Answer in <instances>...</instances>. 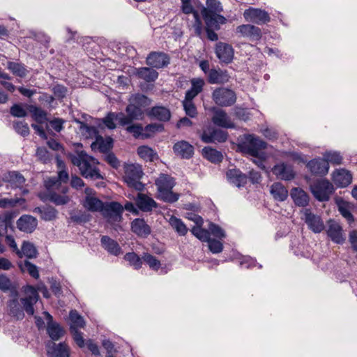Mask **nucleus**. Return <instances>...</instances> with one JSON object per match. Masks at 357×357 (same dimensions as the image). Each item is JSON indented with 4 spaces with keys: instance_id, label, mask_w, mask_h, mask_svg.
Segmentation results:
<instances>
[{
    "instance_id": "1",
    "label": "nucleus",
    "mask_w": 357,
    "mask_h": 357,
    "mask_svg": "<svg viewBox=\"0 0 357 357\" xmlns=\"http://www.w3.org/2000/svg\"><path fill=\"white\" fill-rule=\"evenodd\" d=\"M24 294V296L19 301L17 293L15 292L13 294V298L8 303L9 313L17 319L24 318V311L29 315H33L34 314L33 305L39 299L37 290L32 286L25 287Z\"/></svg>"
},
{
    "instance_id": "2",
    "label": "nucleus",
    "mask_w": 357,
    "mask_h": 357,
    "mask_svg": "<svg viewBox=\"0 0 357 357\" xmlns=\"http://www.w3.org/2000/svg\"><path fill=\"white\" fill-rule=\"evenodd\" d=\"M68 158L74 165L79 167L81 174L84 178L93 180L103 178L97 167L98 161L84 151L70 153Z\"/></svg>"
},
{
    "instance_id": "3",
    "label": "nucleus",
    "mask_w": 357,
    "mask_h": 357,
    "mask_svg": "<svg viewBox=\"0 0 357 357\" xmlns=\"http://www.w3.org/2000/svg\"><path fill=\"white\" fill-rule=\"evenodd\" d=\"M158 196L164 202L174 203L179 198V194L172 192L175 185L174 178L167 174H162L155 181Z\"/></svg>"
},
{
    "instance_id": "4",
    "label": "nucleus",
    "mask_w": 357,
    "mask_h": 357,
    "mask_svg": "<svg viewBox=\"0 0 357 357\" xmlns=\"http://www.w3.org/2000/svg\"><path fill=\"white\" fill-rule=\"evenodd\" d=\"M206 7H203L201 10L203 19L206 25L208 26H214V22L221 24H225L227 19L220 15L223 10L222 4L219 0H206Z\"/></svg>"
},
{
    "instance_id": "5",
    "label": "nucleus",
    "mask_w": 357,
    "mask_h": 357,
    "mask_svg": "<svg viewBox=\"0 0 357 357\" xmlns=\"http://www.w3.org/2000/svg\"><path fill=\"white\" fill-rule=\"evenodd\" d=\"M125 174L123 179L129 187L137 190H142L144 185L140 182L143 172L139 165L128 164L124 167Z\"/></svg>"
},
{
    "instance_id": "6",
    "label": "nucleus",
    "mask_w": 357,
    "mask_h": 357,
    "mask_svg": "<svg viewBox=\"0 0 357 357\" xmlns=\"http://www.w3.org/2000/svg\"><path fill=\"white\" fill-rule=\"evenodd\" d=\"M123 212V206L117 202H105V205L100 211L102 217L108 223L112 225L121 222Z\"/></svg>"
},
{
    "instance_id": "7",
    "label": "nucleus",
    "mask_w": 357,
    "mask_h": 357,
    "mask_svg": "<svg viewBox=\"0 0 357 357\" xmlns=\"http://www.w3.org/2000/svg\"><path fill=\"white\" fill-rule=\"evenodd\" d=\"M212 98L215 103L221 107H229L236 101L235 92L225 87H220L213 91Z\"/></svg>"
},
{
    "instance_id": "8",
    "label": "nucleus",
    "mask_w": 357,
    "mask_h": 357,
    "mask_svg": "<svg viewBox=\"0 0 357 357\" xmlns=\"http://www.w3.org/2000/svg\"><path fill=\"white\" fill-rule=\"evenodd\" d=\"M266 147V144L253 135L247 137L241 145L242 151L251 156L261 158V151Z\"/></svg>"
},
{
    "instance_id": "9",
    "label": "nucleus",
    "mask_w": 357,
    "mask_h": 357,
    "mask_svg": "<svg viewBox=\"0 0 357 357\" xmlns=\"http://www.w3.org/2000/svg\"><path fill=\"white\" fill-rule=\"evenodd\" d=\"M314 197L319 201H328L334 191V187L331 183L325 179L316 182L311 186Z\"/></svg>"
},
{
    "instance_id": "10",
    "label": "nucleus",
    "mask_w": 357,
    "mask_h": 357,
    "mask_svg": "<svg viewBox=\"0 0 357 357\" xmlns=\"http://www.w3.org/2000/svg\"><path fill=\"white\" fill-rule=\"evenodd\" d=\"M86 197L83 201L84 207L91 212H100L105 202L96 197V192L91 188H86L84 190Z\"/></svg>"
},
{
    "instance_id": "11",
    "label": "nucleus",
    "mask_w": 357,
    "mask_h": 357,
    "mask_svg": "<svg viewBox=\"0 0 357 357\" xmlns=\"http://www.w3.org/2000/svg\"><path fill=\"white\" fill-rule=\"evenodd\" d=\"M243 17L248 22H251L257 24H264L270 22L269 14L259 8H250L243 13Z\"/></svg>"
},
{
    "instance_id": "12",
    "label": "nucleus",
    "mask_w": 357,
    "mask_h": 357,
    "mask_svg": "<svg viewBox=\"0 0 357 357\" xmlns=\"http://www.w3.org/2000/svg\"><path fill=\"white\" fill-rule=\"evenodd\" d=\"M303 213V219L313 232L320 233L324 230V224L320 216L312 213L309 208H305Z\"/></svg>"
},
{
    "instance_id": "13",
    "label": "nucleus",
    "mask_w": 357,
    "mask_h": 357,
    "mask_svg": "<svg viewBox=\"0 0 357 357\" xmlns=\"http://www.w3.org/2000/svg\"><path fill=\"white\" fill-rule=\"evenodd\" d=\"M215 53L221 63H229L234 59V50L231 45L218 42L215 44Z\"/></svg>"
},
{
    "instance_id": "14",
    "label": "nucleus",
    "mask_w": 357,
    "mask_h": 357,
    "mask_svg": "<svg viewBox=\"0 0 357 357\" xmlns=\"http://www.w3.org/2000/svg\"><path fill=\"white\" fill-rule=\"evenodd\" d=\"M169 56L165 52H152L146 57V64L152 68H162L169 63Z\"/></svg>"
},
{
    "instance_id": "15",
    "label": "nucleus",
    "mask_w": 357,
    "mask_h": 357,
    "mask_svg": "<svg viewBox=\"0 0 357 357\" xmlns=\"http://www.w3.org/2000/svg\"><path fill=\"white\" fill-rule=\"evenodd\" d=\"M272 172L278 178L281 180L290 181L295 177L293 167L284 162H280L274 165L272 168Z\"/></svg>"
},
{
    "instance_id": "16",
    "label": "nucleus",
    "mask_w": 357,
    "mask_h": 357,
    "mask_svg": "<svg viewBox=\"0 0 357 357\" xmlns=\"http://www.w3.org/2000/svg\"><path fill=\"white\" fill-rule=\"evenodd\" d=\"M326 233L331 241L335 243L342 244L345 241L342 227L338 222L334 220L328 222Z\"/></svg>"
},
{
    "instance_id": "17",
    "label": "nucleus",
    "mask_w": 357,
    "mask_h": 357,
    "mask_svg": "<svg viewBox=\"0 0 357 357\" xmlns=\"http://www.w3.org/2000/svg\"><path fill=\"white\" fill-rule=\"evenodd\" d=\"M43 314L47 320V334L52 340H59L64 335L63 328L59 324L52 321V316L49 312H44Z\"/></svg>"
},
{
    "instance_id": "18",
    "label": "nucleus",
    "mask_w": 357,
    "mask_h": 357,
    "mask_svg": "<svg viewBox=\"0 0 357 357\" xmlns=\"http://www.w3.org/2000/svg\"><path fill=\"white\" fill-rule=\"evenodd\" d=\"M46 347L48 357H69L70 356L68 346L64 342L56 344L50 341Z\"/></svg>"
},
{
    "instance_id": "19",
    "label": "nucleus",
    "mask_w": 357,
    "mask_h": 357,
    "mask_svg": "<svg viewBox=\"0 0 357 357\" xmlns=\"http://www.w3.org/2000/svg\"><path fill=\"white\" fill-rule=\"evenodd\" d=\"M236 32L243 37L250 38L252 41H257L261 38V29L252 24H243L237 26Z\"/></svg>"
},
{
    "instance_id": "20",
    "label": "nucleus",
    "mask_w": 357,
    "mask_h": 357,
    "mask_svg": "<svg viewBox=\"0 0 357 357\" xmlns=\"http://www.w3.org/2000/svg\"><path fill=\"white\" fill-rule=\"evenodd\" d=\"M307 167L313 174L326 175L328 172L329 165L323 157V158H318L309 161Z\"/></svg>"
},
{
    "instance_id": "21",
    "label": "nucleus",
    "mask_w": 357,
    "mask_h": 357,
    "mask_svg": "<svg viewBox=\"0 0 357 357\" xmlns=\"http://www.w3.org/2000/svg\"><path fill=\"white\" fill-rule=\"evenodd\" d=\"M229 78L227 72L220 68L211 69L207 76L208 83L212 84H223L229 82Z\"/></svg>"
},
{
    "instance_id": "22",
    "label": "nucleus",
    "mask_w": 357,
    "mask_h": 357,
    "mask_svg": "<svg viewBox=\"0 0 357 357\" xmlns=\"http://www.w3.org/2000/svg\"><path fill=\"white\" fill-rule=\"evenodd\" d=\"M38 225L37 220L29 215H24L21 216L17 221V228L26 233H31L36 228Z\"/></svg>"
},
{
    "instance_id": "23",
    "label": "nucleus",
    "mask_w": 357,
    "mask_h": 357,
    "mask_svg": "<svg viewBox=\"0 0 357 357\" xmlns=\"http://www.w3.org/2000/svg\"><path fill=\"white\" fill-rule=\"evenodd\" d=\"M174 152L182 158L189 159L194 153L193 146L186 141L176 142L173 146Z\"/></svg>"
},
{
    "instance_id": "24",
    "label": "nucleus",
    "mask_w": 357,
    "mask_h": 357,
    "mask_svg": "<svg viewBox=\"0 0 357 357\" xmlns=\"http://www.w3.org/2000/svg\"><path fill=\"white\" fill-rule=\"evenodd\" d=\"M333 180L337 186L344 188L351 183L352 176L349 171L340 169L333 174Z\"/></svg>"
},
{
    "instance_id": "25",
    "label": "nucleus",
    "mask_w": 357,
    "mask_h": 357,
    "mask_svg": "<svg viewBox=\"0 0 357 357\" xmlns=\"http://www.w3.org/2000/svg\"><path fill=\"white\" fill-rule=\"evenodd\" d=\"M191 87L185 96L184 100L193 101V99L202 91L205 82L202 78H193L190 80Z\"/></svg>"
},
{
    "instance_id": "26",
    "label": "nucleus",
    "mask_w": 357,
    "mask_h": 357,
    "mask_svg": "<svg viewBox=\"0 0 357 357\" xmlns=\"http://www.w3.org/2000/svg\"><path fill=\"white\" fill-rule=\"evenodd\" d=\"M227 139L225 132L220 130H213L208 132L204 130L202 135V140L205 143H213L215 142H223Z\"/></svg>"
},
{
    "instance_id": "27",
    "label": "nucleus",
    "mask_w": 357,
    "mask_h": 357,
    "mask_svg": "<svg viewBox=\"0 0 357 357\" xmlns=\"http://www.w3.org/2000/svg\"><path fill=\"white\" fill-rule=\"evenodd\" d=\"M227 178L230 183L240 188L244 186L247 183V176L240 170L236 169H229L227 172Z\"/></svg>"
},
{
    "instance_id": "28",
    "label": "nucleus",
    "mask_w": 357,
    "mask_h": 357,
    "mask_svg": "<svg viewBox=\"0 0 357 357\" xmlns=\"http://www.w3.org/2000/svg\"><path fill=\"white\" fill-rule=\"evenodd\" d=\"M132 231L140 237H147L151 234V227L144 219L136 218L131 223Z\"/></svg>"
},
{
    "instance_id": "29",
    "label": "nucleus",
    "mask_w": 357,
    "mask_h": 357,
    "mask_svg": "<svg viewBox=\"0 0 357 357\" xmlns=\"http://www.w3.org/2000/svg\"><path fill=\"white\" fill-rule=\"evenodd\" d=\"M103 248L110 255L119 256L122 253V250L119 243L107 236H103L100 240Z\"/></svg>"
},
{
    "instance_id": "30",
    "label": "nucleus",
    "mask_w": 357,
    "mask_h": 357,
    "mask_svg": "<svg viewBox=\"0 0 357 357\" xmlns=\"http://www.w3.org/2000/svg\"><path fill=\"white\" fill-rule=\"evenodd\" d=\"M113 146V139L110 137L106 138L98 135L96 141L91 144V148L94 150H98L100 152L106 153L109 151Z\"/></svg>"
},
{
    "instance_id": "31",
    "label": "nucleus",
    "mask_w": 357,
    "mask_h": 357,
    "mask_svg": "<svg viewBox=\"0 0 357 357\" xmlns=\"http://www.w3.org/2000/svg\"><path fill=\"white\" fill-rule=\"evenodd\" d=\"M136 204L137 207L144 212L152 211L153 208L157 207L156 202L150 197L144 194H139L137 199Z\"/></svg>"
},
{
    "instance_id": "32",
    "label": "nucleus",
    "mask_w": 357,
    "mask_h": 357,
    "mask_svg": "<svg viewBox=\"0 0 357 357\" xmlns=\"http://www.w3.org/2000/svg\"><path fill=\"white\" fill-rule=\"evenodd\" d=\"M153 119L160 121H167L170 119L171 113L169 109L162 106L153 107L148 113Z\"/></svg>"
},
{
    "instance_id": "33",
    "label": "nucleus",
    "mask_w": 357,
    "mask_h": 357,
    "mask_svg": "<svg viewBox=\"0 0 357 357\" xmlns=\"http://www.w3.org/2000/svg\"><path fill=\"white\" fill-rule=\"evenodd\" d=\"M290 195L296 205L304 207L309 203L307 194L301 188H294L291 190Z\"/></svg>"
},
{
    "instance_id": "34",
    "label": "nucleus",
    "mask_w": 357,
    "mask_h": 357,
    "mask_svg": "<svg viewBox=\"0 0 357 357\" xmlns=\"http://www.w3.org/2000/svg\"><path fill=\"white\" fill-rule=\"evenodd\" d=\"M271 194L275 200L284 201L288 196V190L280 182H275L271 186Z\"/></svg>"
},
{
    "instance_id": "35",
    "label": "nucleus",
    "mask_w": 357,
    "mask_h": 357,
    "mask_svg": "<svg viewBox=\"0 0 357 357\" xmlns=\"http://www.w3.org/2000/svg\"><path fill=\"white\" fill-rule=\"evenodd\" d=\"M213 122L218 126L223 128H232L233 123L227 114L222 110H218L215 112L212 119Z\"/></svg>"
},
{
    "instance_id": "36",
    "label": "nucleus",
    "mask_w": 357,
    "mask_h": 357,
    "mask_svg": "<svg viewBox=\"0 0 357 357\" xmlns=\"http://www.w3.org/2000/svg\"><path fill=\"white\" fill-rule=\"evenodd\" d=\"M136 75L147 82H154L158 77V73L155 70L148 67L137 68Z\"/></svg>"
},
{
    "instance_id": "37",
    "label": "nucleus",
    "mask_w": 357,
    "mask_h": 357,
    "mask_svg": "<svg viewBox=\"0 0 357 357\" xmlns=\"http://www.w3.org/2000/svg\"><path fill=\"white\" fill-rule=\"evenodd\" d=\"M68 191V188L67 187H63L61 190L63 195H59L55 192L50 191L48 195L49 200L56 205H64L70 201V197L66 195Z\"/></svg>"
},
{
    "instance_id": "38",
    "label": "nucleus",
    "mask_w": 357,
    "mask_h": 357,
    "mask_svg": "<svg viewBox=\"0 0 357 357\" xmlns=\"http://www.w3.org/2000/svg\"><path fill=\"white\" fill-rule=\"evenodd\" d=\"M20 255H17L20 258L25 256L27 258H36L38 255V251L36 247L30 242L24 241L21 250H20Z\"/></svg>"
},
{
    "instance_id": "39",
    "label": "nucleus",
    "mask_w": 357,
    "mask_h": 357,
    "mask_svg": "<svg viewBox=\"0 0 357 357\" xmlns=\"http://www.w3.org/2000/svg\"><path fill=\"white\" fill-rule=\"evenodd\" d=\"M202 154L205 158L214 163L221 162L223 158L220 151L211 147H204L202 149Z\"/></svg>"
},
{
    "instance_id": "40",
    "label": "nucleus",
    "mask_w": 357,
    "mask_h": 357,
    "mask_svg": "<svg viewBox=\"0 0 357 357\" xmlns=\"http://www.w3.org/2000/svg\"><path fill=\"white\" fill-rule=\"evenodd\" d=\"M34 211L40 213L41 218L45 221L52 220L57 215V211L52 206L37 207Z\"/></svg>"
},
{
    "instance_id": "41",
    "label": "nucleus",
    "mask_w": 357,
    "mask_h": 357,
    "mask_svg": "<svg viewBox=\"0 0 357 357\" xmlns=\"http://www.w3.org/2000/svg\"><path fill=\"white\" fill-rule=\"evenodd\" d=\"M6 178L13 188H22L25 183L24 176L17 172H8Z\"/></svg>"
},
{
    "instance_id": "42",
    "label": "nucleus",
    "mask_w": 357,
    "mask_h": 357,
    "mask_svg": "<svg viewBox=\"0 0 357 357\" xmlns=\"http://www.w3.org/2000/svg\"><path fill=\"white\" fill-rule=\"evenodd\" d=\"M69 175L66 170H61L58 173V178L56 177L49 178L45 183L47 188L57 186L61 182L66 183L68 181Z\"/></svg>"
},
{
    "instance_id": "43",
    "label": "nucleus",
    "mask_w": 357,
    "mask_h": 357,
    "mask_svg": "<svg viewBox=\"0 0 357 357\" xmlns=\"http://www.w3.org/2000/svg\"><path fill=\"white\" fill-rule=\"evenodd\" d=\"M169 223L180 236H185L187 234L188 228L181 219L172 215L169 220Z\"/></svg>"
},
{
    "instance_id": "44",
    "label": "nucleus",
    "mask_w": 357,
    "mask_h": 357,
    "mask_svg": "<svg viewBox=\"0 0 357 357\" xmlns=\"http://www.w3.org/2000/svg\"><path fill=\"white\" fill-rule=\"evenodd\" d=\"M126 112L133 121L142 119L144 116V110L131 101L126 107Z\"/></svg>"
},
{
    "instance_id": "45",
    "label": "nucleus",
    "mask_w": 357,
    "mask_h": 357,
    "mask_svg": "<svg viewBox=\"0 0 357 357\" xmlns=\"http://www.w3.org/2000/svg\"><path fill=\"white\" fill-rule=\"evenodd\" d=\"M70 330H77L78 328H84L85 321L83 317L76 310L70 312Z\"/></svg>"
},
{
    "instance_id": "46",
    "label": "nucleus",
    "mask_w": 357,
    "mask_h": 357,
    "mask_svg": "<svg viewBox=\"0 0 357 357\" xmlns=\"http://www.w3.org/2000/svg\"><path fill=\"white\" fill-rule=\"evenodd\" d=\"M76 122L79 125V130L83 135L86 138H93L98 136V130L94 126H91L85 123L76 120Z\"/></svg>"
},
{
    "instance_id": "47",
    "label": "nucleus",
    "mask_w": 357,
    "mask_h": 357,
    "mask_svg": "<svg viewBox=\"0 0 357 357\" xmlns=\"http://www.w3.org/2000/svg\"><path fill=\"white\" fill-rule=\"evenodd\" d=\"M137 153L145 160L153 161L157 158V153L147 146H141L137 149Z\"/></svg>"
},
{
    "instance_id": "48",
    "label": "nucleus",
    "mask_w": 357,
    "mask_h": 357,
    "mask_svg": "<svg viewBox=\"0 0 357 357\" xmlns=\"http://www.w3.org/2000/svg\"><path fill=\"white\" fill-rule=\"evenodd\" d=\"M19 266L22 271H27L33 278L36 279L39 278L37 266L30 261L26 260L23 263H20Z\"/></svg>"
},
{
    "instance_id": "49",
    "label": "nucleus",
    "mask_w": 357,
    "mask_h": 357,
    "mask_svg": "<svg viewBox=\"0 0 357 357\" xmlns=\"http://www.w3.org/2000/svg\"><path fill=\"white\" fill-rule=\"evenodd\" d=\"M124 259L128 261L130 265L132 266L135 269L137 270L142 267L143 259L135 252H128L126 254Z\"/></svg>"
},
{
    "instance_id": "50",
    "label": "nucleus",
    "mask_w": 357,
    "mask_h": 357,
    "mask_svg": "<svg viewBox=\"0 0 357 357\" xmlns=\"http://www.w3.org/2000/svg\"><path fill=\"white\" fill-rule=\"evenodd\" d=\"M192 234L195 236L198 239L203 242H206L210 238V233L208 229L202 228V226L193 227L191 229Z\"/></svg>"
},
{
    "instance_id": "51",
    "label": "nucleus",
    "mask_w": 357,
    "mask_h": 357,
    "mask_svg": "<svg viewBox=\"0 0 357 357\" xmlns=\"http://www.w3.org/2000/svg\"><path fill=\"white\" fill-rule=\"evenodd\" d=\"M130 101L142 109L151 104V100L142 94H136L133 96Z\"/></svg>"
},
{
    "instance_id": "52",
    "label": "nucleus",
    "mask_w": 357,
    "mask_h": 357,
    "mask_svg": "<svg viewBox=\"0 0 357 357\" xmlns=\"http://www.w3.org/2000/svg\"><path fill=\"white\" fill-rule=\"evenodd\" d=\"M323 156L328 164L331 162L333 165H340L342 161V157L337 151H326Z\"/></svg>"
},
{
    "instance_id": "53",
    "label": "nucleus",
    "mask_w": 357,
    "mask_h": 357,
    "mask_svg": "<svg viewBox=\"0 0 357 357\" xmlns=\"http://www.w3.org/2000/svg\"><path fill=\"white\" fill-rule=\"evenodd\" d=\"M11 219V215L8 214L0 216V236L6 234L8 229L12 227Z\"/></svg>"
},
{
    "instance_id": "54",
    "label": "nucleus",
    "mask_w": 357,
    "mask_h": 357,
    "mask_svg": "<svg viewBox=\"0 0 357 357\" xmlns=\"http://www.w3.org/2000/svg\"><path fill=\"white\" fill-rule=\"evenodd\" d=\"M239 265L241 268H252L258 266L259 268H261L262 266L259 264L256 259L249 256H243L239 259Z\"/></svg>"
},
{
    "instance_id": "55",
    "label": "nucleus",
    "mask_w": 357,
    "mask_h": 357,
    "mask_svg": "<svg viewBox=\"0 0 357 357\" xmlns=\"http://www.w3.org/2000/svg\"><path fill=\"white\" fill-rule=\"evenodd\" d=\"M8 69L12 71V73L20 77H23L26 75L27 70L25 67L18 63L15 62H9L8 64Z\"/></svg>"
},
{
    "instance_id": "56",
    "label": "nucleus",
    "mask_w": 357,
    "mask_h": 357,
    "mask_svg": "<svg viewBox=\"0 0 357 357\" xmlns=\"http://www.w3.org/2000/svg\"><path fill=\"white\" fill-rule=\"evenodd\" d=\"M208 231L210 235L211 234L219 239H223L226 237L225 230L219 225L211 222L208 224Z\"/></svg>"
},
{
    "instance_id": "57",
    "label": "nucleus",
    "mask_w": 357,
    "mask_h": 357,
    "mask_svg": "<svg viewBox=\"0 0 357 357\" xmlns=\"http://www.w3.org/2000/svg\"><path fill=\"white\" fill-rule=\"evenodd\" d=\"M142 259L143 261L146 262L149 266V267L154 271H158L160 267L161 264L160 261L158 260L155 257L149 253H144L142 255Z\"/></svg>"
},
{
    "instance_id": "58",
    "label": "nucleus",
    "mask_w": 357,
    "mask_h": 357,
    "mask_svg": "<svg viewBox=\"0 0 357 357\" xmlns=\"http://www.w3.org/2000/svg\"><path fill=\"white\" fill-rule=\"evenodd\" d=\"M213 26H208V25H206V31L207 34V38L208 40L211 41H216L218 39V34L215 32V31H218L220 29V25L222 24L220 22H214Z\"/></svg>"
},
{
    "instance_id": "59",
    "label": "nucleus",
    "mask_w": 357,
    "mask_h": 357,
    "mask_svg": "<svg viewBox=\"0 0 357 357\" xmlns=\"http://www.w3.org/2000/svg\"><path fill=\"white\" fill-rule=\"evenodd\" d=\"M29 110L36 121H39L46 119L47 113L41 108L34 105H29Z\"/></svg>"
},
{
    "instance_id": "60",
    "label": "nucleus",
    "mask_w": 357,
    "mask_h": 357,
    "mask_svg": "<svg viewBox=\"0 0 357 357\" xmlns=\"http://www.w3.org/2000/svg\"><path fill=\"white\" fill-rule=\"evenodd\" d=\"M182 105L184 109V111L188 116L191 118H194L197 116V108L193 102V101L189 100H183Z\"/></svg>"
},
{
    "instance_id": "61",
    "label": "nucleus",
    "mask_w": 357,
    "mask_h": 357,
    "mask_svg": "<svg viewBox=\"0 0 357 357\" xmlns=\"http://www.w3.org/2000/svg\"><path fill=\"white\" fill-rule=\"evenodd\" d=\"M13 128L20 135L23 137L29 134V128L28 124L24 121H16L13 123Z\"/></svg>"
},
{
    "instance_id": "62",
    "label": "nucleus",
    "mask_w": 357,
    "mask_h": 357,
    "mask_svg": "<svg viewBox=\"0 0 357 357\" xmlns=\"http://www.w3.org/2000/svg\"><path fill=\"white\" fill-rule=\"evenodd\" d=\"M208 243L209 250L213 254L220 253L223 250V244L218 240L209 238Z\"/></svg>"
},
{
    "instance_id": "63",
    "label": "nucleus",
    "mask_w": 357,
    "mask_h": 357,
    "mask_svg": "<svg viewBox=\"0 0 357 357\" xmlns=\"http://www.w3.org/2000/svg\"><path fill=\"white\" fill-rule=\"evenodd\" d=\"M38 158L43 163H47L52 160V155L45 147H38L36 151Z\"/></svg>"
},
{
    "instance_id": "64",
    "label": "nucleus",
    "mask_w": 357,
    "mask_h": 357,
    "mask_svg": "<svg viewBox=\"0 0 357 357\" xmlns=\"http://www.w3.org/2000/svg\"><path fill=\"white\" fill-rule=\"evenodd\" d=\"M115 121H116V113L114 112L108 113L107 115L102 119L103 123L110 130H113L116 128Z\"/></svg>"
}]
</instances>
